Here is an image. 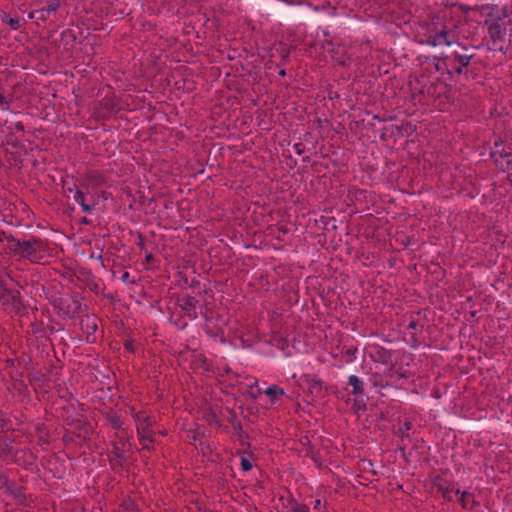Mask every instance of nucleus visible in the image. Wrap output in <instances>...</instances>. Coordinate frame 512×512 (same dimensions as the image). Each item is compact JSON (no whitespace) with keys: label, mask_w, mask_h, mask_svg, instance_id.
Returning <instances> with one entry per match:
<instances>
[{"label":"nucleus","mask_w":512,"mask_h":512,"mask_svg":"<svg viewBox=\"0 0 512 512\" xmlns=\"http://www.w3.org/2000/svg\"><path fill=\"white\" fill-rule=\"evenodd\" d=\"M490 9L484 21L487 26L488 37L491 42L490 49L499 51L504 55L512 54V17L506 9L495 10L489 6L475 7L473 10Z\"/></svg>","instance_id":"obj_1"},{"label":"nucleus","mask_w":512,"mask_h":512,"mask_svg":"<svg viewBox=\"0 0 512 512\" xmlns=\"http://www.w3.org/2000/svg\"><path fill=\"white\" fill-rule=\"evenodd\" d=\"M0 243L4 244L7 253L24 258L31 263L44 264L51 257L47 241L38 237L18 239L0 231Z\"/></svg>","instance_id":"obj_2"},{"label":"nucleus","mask_w":512,"mask_h":512,"mask_svg":"<svg viewBox=\"0 0 512 512\" xmlns=\"http://www.w3.org/2000/svg\"><path fill=\"white\" fill-rule=\"evenodd\" d=\"M430 39V42L433 45L445 44L451 46L458 43L456 33L447 29L446 26H443L442 29L435 32L434 35L430 36Z\"/></svg>","instance_id":"obj_3"},{"label":"nucleus","mask_w":512,"mask_h":512,"mask_svg":"<svg viewBox=\"0 0 512 512\" xmlns=\"http://www.w3.org/2000/svg\"><path fill=\"white\" fill-rule=\"evenodd\" d=\"M434 485L437 488V491L442 495L444 499L447 501H453L452 494L459 495L461 492L458 488H455L453 484L447 483L441 478H437L434 481Z\"/></svg>","instance_id":"obj_4"},{"label":"nucleus","mask_w":512,"mask_h":512,"mask_svg":"<svg viewBox=\"0 0 512 512\" xmlns=\"http://www.w3.org/2000/svg\"><path fill=\"white\" fill-rule=\"evenodd\" d=\"M124 448L125 441L123 439L113 443L110 455V461L113 465L121 466L126 461Z\"/></svg>","instance_id":"obj_5"},{"label":"nucleus","mask_w":512,"mask_h":512,"mask_svg":"<svg viewBox=\"0 0 512 512\" xmlns=\"http://www.w3.org/2000/svg\"><path fill=\"white\" fill-rule=\"evenodd\" d=\"M81 329L86 333V339L89 342L95 340L94 334L98 329L97 320L94 316H85L80 321Z\"/></svg>","instance_id":"obj_6"},{"label":"nucleus","mask_w":512,"mask_h":512,"mask_svg":"<svg viewBox=\"0 0 512 512\" xmlns=\"http://www.w3.org/2000/svg\"><path fill=\"white\" fill-rule=\"evenodd\" d=\"M447 85L439 80L430 82L428 85H424L420 90V93L427 95L430 98L438 97L442 92L445 91Z\"/></svg>","instance_id":"obj_7"},{"label":"nucleus","mask_w":512,"mask_h":512,"mask_svg":"<svg viewBox=\"0 0 512 512\" xmlns=\"http://www.w3.org/2000/svg\"><path fill=\"white\" fill-rule=\"evenodd\" d=\"M457 47L459 49L454 51L452 54L453 60L458 64H462V66H468L474 55L467 47L462 46L459 43H457Z\"/></svg>","instance_id":"obj_8"},{"label":"nucleus","mask_w":512,"mask_h":512,"mask_svg":"<svg viewBox=\"0 0 512 512\" xmlns=\"http://www.w3.org/2000/svg\"><path fill=\"white\" fill-rule=\"evenodd\" d=\"M198 304V300L195 297L187 296L182 299V303L180 304L181 309L185 312V314L191 319L197 318L196 306Z\"/></svg>","instance_id":"obj_9"},{"label":"nucleus","mask_w":512,"mask_h":512,"mask_svg":"<svg viewBox=\"0 0 512 512\" xmlns=\"http://www.w3.org/2000/svg\"><path fill=\"white\" fill-rule=\"evenodd\" d=\"M1 487H5L6 490L14 496L18 504L24 505L26 503V496L23 487H16L8 480H5Z\"/></svg>","instance_id":"obj_10"},{"label":"nucleus","mask_w":512,"mask_h":512,"mask_svg":"<svg viewBox=\"0 0 512 512\" xmlns=\"http://www.w3.org/2000/svg\"><path fill=\"white\" fill-rule=\"evenodd\" d=\"M2 23L7 24L13 30L20 29L23 25L26 24V21L20 17H11L8 14H4L1 18Z\"/></svg>","instance_id":"obj_11"},{"label":"nucleus","mask_w":512,"mask_h":512,"mask_svg":"<svg viewBox=\"0 0 512 512\" xmlns=\"http://www.w3.org/2000/svg\"><path fill=\"white\" fill-rule=\"evenodd\" d=\"M308 381V392L313 397H320L323 394V384L320 380L312 378Z\"/></svg>","instance_id":"obj_12"},{"label":"nucleus","mask_w":512,"mask_h":512,"mask_svg":"<svg viewBox=\"0 0 512 512\" xmlns=\"http://www.w3.org/2000/svg\"><path fill=\"white\" fill-rule=\"evenodd\" d=\"M137 433L148 432L149 418L144 412L135 414Z\"/></svg>","instance_id":"obj_13"},{"label":"nucleus","mask_w":512,"mask_h":512,"mask_svg":"<svg viewBox=\"0 0 512 512\" xmlns=\"http://www.w3.org/2000/svg\"><path fill=\"white\" fill-rule=\"evenodd\" d=\"M496 164L503 170L510 171L512 169V154L504 153L500 154L498 158L495 159Z\"/></svg>","instance_id":"obj_14"},{"label":"nucleus","mask_w":512,"mask_h":512,"mask_svg":"<svg viewBox=\"0 0 512 512\" xmlns=\"http://www.w3.org/2000/svg\"><path fill=\"white\" fill-rule=\"evenodd\" d=\"M86 181L91 186H99L104 182V176L98 171H90L86 174Z\"/></svg>","instance_id":"obj_15"},{"label":"nucleus","mask_w":512,"mask_h":512,"mask_svg":"<svg viewBox=\"0 0 512 512\" xmlns=\"http://www.w3.org/2000/svg\"><path fill=\"white\" fill-rule=\"evenodd\" d=\"M412 428V422L408 419L404 421L402 425H400L397 430H395V434L399 436L402 440V442L405 441V439H409L410 436L408 434V431Z\"/></svg>","instance_id":"obj_16"},{"label":"nucleus","mask_w":512,"mask_h":512,"mask_svg":"<svg viewBox=\"0 0 512 512\" xmlns=\"http://www.w3.org/2000/svg\"><path fill=\"white\" fill-rule=\"evenodd\" d=\"M265 394L267 396H269L271 398V401L273 403L276 402V400L283 396L285 393H284V390L282 388H280L279 386L277 385H272V386H269L266 390H265Z\"/></svg>","instance_id":"obj_17"},{"label":"nucleus","mask_w":512,"mask_h":512,"mask_svg":"<svg viewBox=\"0 0 512 512\" xmlns=\"http://www.w3.org/2000/svg\"><path fill=\"white\" fill-rule=\"evenodd\" d=\"M349 385L352 386V393L355 395H361L364 392L363 382L355 375L349 377Z\"/></svg>","instance_id":"obj_18"},{"label":"nucleus","mask_w":512,"mask_h":512,"mask_svg":"<svg viewBox=\"0 0 512 512\" xmlns=\"http://www.w3.org/2000/svg\"><path fill=\"white\" fill-rule=\"evenodd\" d=\"M459 502L464 509H469V510L473 509L474 504H475L473 496L466 491L461 493Z\"/></svg>","instance_id":"obj_19"},{"label":"nucleus","mask_w":512,"mask_h":512,"mask_svg":"<svg viewBox=\"0 0 512 512\" xmlns=\"http://www.w3.org/2000/svg\"><path fill=\"white\" fill-rule=\"evenodd\" d=\"M138 435L140 436V442H141L142 448L150 449L151 448L150 444L153 442L150 425L148 426V432H141V433H138Z\"/></svg>","instance_id":"obj_20"},{"label":"nucleus","mask_w":512,"mask_h":512,"mask_svg":"<svg viewBox=\"0 0 512 512\" xmlns=\"http://www.w3.org/2000/svg\"><path fill=\"white\" fill-rule=\"evenodd\" d=\"M75 201L80 204L85 212H90L92 210V207L85 203L84 199V193L80 190H77L74 195Z\"/></svg>","instance_id":"obj_21"},{"label":"nucleus","mask_w":512,"mask_h":512,"mask_svg":"<svg viewBox=\"0 0 512 512\" xmlns=\"http://www.w3.org/2000/svg\"><path fill=\"white\" fill-rule=\"evenodd\" d=\"M61 2V0H46L43 7L48 13H55L59 9Z\"/></svg>","instance_id":"obj_22"},{"label":"nucleus","mask_w":512,"mask_h":512,"mask_svg":"<svg viewBox=\"0 0 512 512\" xmlns=\"http://www.w3.org/2000/svg\"><path fill=\"white\" fill-rule=\"evenodd\" d=\"M33 15H34L36 21L44 22V21H46L49 18L50 13H48L44 9V7L41 6V7L37 8V9H35V14H33Z\"/></svg>","instance_id":"obj_23"},{"label":"nucleus","mask_w":512,"mask_h":512,"mask_svg":"<svg viewBox=\"0 0 512 512\" xmlns=\"http://www.w3.org/2000/svg\"><path fill=\"white\" fill-rule=\"evenodd\" d=\"M11 447L7 439L0 437V456L7 457L10 454Z\"/></svg>","instance_id":"obj_24"},{"label":"nucleus","mask_w":512,"mask_h":512,"mask_svg":"<svg viewBox=\"0 0 512 512\" xmlns=\"http://www.w3.org/2000/svg\"><path fill=\"white\" fill-rule=\"evenodd\" d=\"M12 102V96H10L9 98L5 97L1 92H0V107H3V108H6L8 109L9 107V104Z\"/></svg>","instance_id":"obj_25"},{"label":"nucleus","mask_w":512,"mask_h":512,"mask_svg":"<svg viewBox=\"0 0 512 512\" xmlns=\"http://www.w3.org/2000/svg\"><path fill=\"white\" fill-rule=\"evenodd\" d=\"M111 425L113 428L119 429L122 426V421L120 420L119 417L114 416L111 418Z\"/></svg>","instance_id":"obj_26"},{"label":"nucleus","mask_w":512,"mask_h":512,"mask_svg":"<svg viewBox=\"0 0 512 512\" xmlns=\"http://www.w3.org/2000/svg\"><path fill=\"white\" fill-rule=\"evenodd\" d=\"M241 467L244 471H249L252 468V464L248 459L242 458L241 459Z\"/></svg>","instance_id":"obj_27"},{"label":"nucleus","mask_w":512,"mask_h":512,"mask_svg":"<svg viewBox=\"0 0 512 512\" xmlns=\"http://www.w3.org/2000/svg\"><path fill=\"white\" fill-rule=\"evenodd\" d=\"M292 512H310V511L306 505L296 504L295 507H293Z\"/></svg>","instance_id":"obj_28"},{"label":"nucleus","mask_w":512,"mask_h":512,"mask_svg":"<svg viewBox=\"0 0 512 512\" xmlns=\"http://www.w3.org/2000/svg\"><path fill=\"white\" fill-rule=\"evenodd\" d=\"M294 148L296 149V153L298 155H301L304 152V150H305L304 145L302 143H296L294 145Z\"/></svg>","instance_id":"obj_29"},{"label":"nucleus","mask_w":512,"mask_h":512,"mask_svg":"<svg viewBox=\"0 0 512 512\" xmlns=\"http://www.w3.org/2000/svg\"><path fill=\"white\" fill-rule=\"evenodd\" d=\"M466 66H462V64H459L457 67L454 68V71L456 74L461 75L463 74V70Z\"/></svg>","instance_id":"obj_30"},{"label":"nucleus","mask_w":512,"mask_h":512,"mask_svg":"<svg viewBox=\"0 0 512 512\" xmlns=\"http://www.w3.org/2000/svg\"><path fill=\"white\" fill-rule=\"evenodd\" d=\"M320 506H321V500H320V499L315 500V503H314L313 508H314L315 510H317V509H319V508H320Z\"/></svg>","instance_id":"obj_31"},{"label":"nucleus","mask_w":512,"mask_h":512,"mask_svg":"<svg viewBox=\"0 0 512 512\" xmlns=\"http://www.w3.org/2000/svg\"><path fill=\"white\" fill-rule=\"evenodd\" d=\"M416 326H417V323H416L415 321H411V322L409 323V325H408V328H410V329H415V328H416Z\"/></svg>","instance_id":"obj_32"},{"label":"nucleus","mask_w":512,"mask_h":512,"mask_svg":"<svg viewBox=\"0 0 512 512\" xmlns=\"http://www.w3.org/2000/svg\"><path fill=\"white\" fill-rule=\"evenodd\" d=\"M129 278V273L128 272H125L123 275H122V280L123 281H127Z\"/></svg>","instance_id":"obj_33"},{"label":"nucleus","mask_w":512,"mask_h":512,"mask_svg":"<svg viewBox=\"0 0 512 512\" xmlns=\"http://www.w3.org/2000/svg\"><path fill=\"white\" fill-rule=\"evenodd\" d=\"M33 14H35V9H34L33 11H31V12L28 14V17H29L30 19H35V17H34V15H33Z\"/></svg>","instance_id":"obj_34"},{"label":"nucleus","mask_w":512,"mask_h":512,"mask_svg":"<svg viewBox=\"0 0 512 512\" xmlns=\"http://www.w3.org/2000/svg\"><path fill=\"white\" fill-rule=\"evenodd\" d=\"M257 384H258V380L253 379V383L250 385V388L252 389L254 386H257Z\"/></svg>","instance_id":"obj_35"},{"label":"nucleus","mask_w":512,"mask_h":512,"mask_svg":"<svg viewBox=\"0 0 512 512\" xmlns=\"http://www.w3.org/2000/svg\"><path fill=\"white\" fill-rule=\"evenodd\" d=\"M380 138H381L382 140H385V138H386V134H385V133H381Z\"/></svg>","instance_id":"obj_36"},{"label":"nucleus","mask_w":512,"mask_h":512,"mask_svg":"<svg viewBox=\"0 0 512 512\" xmlns=\"http://www.w3.org/2000/svg\"><path fill=\"white\" fill-rule=\"evenodd\" d=\"M279 230L282 231L283 233L287 232V229L285 227H281V228H279Z\"/></svg>","instance_id":"obj_37"},{"label":"nucleus","mask_w":512,"mask_h":512,"mask_svg":"<svg viewBox=\"0 0 512 512\" xmlns=\"http://www.w3.org/2000/svg\"><path fill=\"white\" fill-rule=\"evenodd\" d=\"M152 258H153L152 254H149V255L146 257V260H147V261H150Z\"/></svg>","instance_id":"obj_38"},{"label":"nucleus","mask_w":512,"mask_h":512,"mask_svg":"<svg viewBox=\"0 0 512 512\" xmlns=\"http://www.w3.org/2000/svg\"><path fill=\"white\" fill-rule=\"evenodd\" d=\"M16 128H17V129H20V128H23V126L21 125V123H18V124L16 125Z\"/></svg>","instance_id":"obj_39"},{"label":"nucleus","mask_w":512,"mask_h":512,"mask_svg":"<svg viewBox=\"0 0 512 512\" xmlns=\"http://www.w3.org/2000/svg\"><path fill=\"white\" fill-rule=\"evenodd\" d=\"M508 179H509V181H510V182H511V184H512V173H510V174H509Z\"/></svg>","instance_id":"obj_40"},{"label":"nucleus","mask_w":512,"mask_h":512,"mask_svg":"<svg viewBox=\"0 0 512 512\" xmlns=\"http://www.w3.org/2000/svg\"><path fill=\"white\" fill-rule=\"evenodd\" d=\"M4 143H5V142H4L3 140H1V141H0V145H4Z\"/></svg>","instance_id":"obj_41"}]
</instances>
